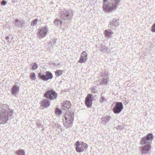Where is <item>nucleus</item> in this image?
I'll return each instance as SVG.
<instances>
[{
  "mask_svg": "<svg viewBox=\"0 0 155 155\" xmlns=\"http://www.w3.org/2000/svg\"><path fill=\"white\" fill-rule=\"evenodd\" d=\"M110 119V116H107L102 118V121L107 123L109 121Z\"/></svg>",
  "mask_w": 155,
  "mask_h": 155,
  "instance_id": "5701e85b",
  "label": "nucleus"
},
{
  "mask_svg": "<svg viewBox=\"0 0 155 155\" xmlns=\"http://www.w3.org/2000/svg\"><path fill=\"white\" fill-rule=\"evenodd\" d=\"M101 51L103 52H108L107 48L104 45H102L101 46Z\"/></svg>",
  "mask_w": 155,
  "mask_h": 155,
  "instance_id": "b1692460",
  "label": "nucleus"
},
{
  "mask_svg": "<svg viewBox=\"0 0 155 155\" xmlns=\"http://www.w3.org/2000/svg\"><path fill=\"white\" fill-rule=\"evenodd\" d=\"M38 21V20L37 19H35L32 21V23H33L34 25H36Z\"/></svg>",
  "mask_w": 155,
  "mask_h": 155,
  "instance_id": "7c9ffc66",
  "label": "nucleus"
},
{
  "mask_svg": "<svg viewBox=\"0 0 155 155\" xmlns=\"http://www.w3.org/2000/svg\"><path fill=\"white\" fill-rule=\"evenodd\" d=\"M16 153L18 155H25L24 150L21 149H20L16 151Z\"/></svg>",
  "mask_w": 155,
  "mask_h": 155,
  "instance_id": "4be33fe9",
  "label": "nucleus"
},
{
  "mask_svg": "<svg viewBox=\"0 0 155 155\" xmlns=\"http://www.w3.org/2000/svg\"><path fill=\"white\" fill-rule=\"evenodd\" d=\"M120 0H104L103 8L106 12L114 10L119 5Z\"/></svg>",
  "mask_w": 155,
  "mask_h": 155,
  "instance_id": "f03ea898",
  "label": "nucleus"
},
{
  "mask_svg": "<svg viewBox=\"0 0 155 155\" xmlns=\"http://www.w3.org/2000/svg\"><path fill=\"white\" fill-rule=\"evenodd\" d=\"M9 36H7L6 37V39L7 40H8V39L9 38Z\"/></svg>",
  "mask_w": 155,
  "mask_h": 155,
  "instance_id": "f704fd0d",
  "label": "nucleus"
},
{
  "mask_svg": "<svg viewBox=\"0 0 155 155\" xmlns=\"http://www.w3.org/2000/svg\"><path fill=\"white\" fill-rule=\"evenodd\" d=\"M32 67L33 69H36L38 68V64H37L36 63H34L32 64Z\"/></svg>",
  "mask_w": 155,
  "mask_h": 155,
  "instance_id": "cd10ccee",
  "label": "nucleus"
},
{
  "mask_svg": "<svg viewBox=\"0 0 155 155\" xmlns=\"http://www.w3.org/2000/svg\"><path fill=\"white\" fill-rule=\"evenodd\" d=\"M71 105V103L69 101H66L62 104V108L66 110H67L70 109Z\"/></svg>",
  "mask_w": 155,
  "mask_h": 155,
  "instance_id": "dca6fc26",
  "label": "nucleus"
},
{
  "mask_svg": "<svg viewBox=\"0 0 155 155\" xmlns=\"http://www.w3.org/2000/svg\"><path fill=\"white\" fill-rule=\"evenodd\" d=\"M61 15L60 18L65 22H69L73 16V13L71 11H67L66 10L60 12Z\"/></svg>",
  "mask_w": 155,
  "mask_h": 155,
  "instance_id": "20e7f679",
  "label": "nucleus"
},
{
  "mask_svg": "<svg viewBox=\"0 0 155 155\" xmlns=\"http://www.w3.org/2000/svg\"><path fill=\"white\" fill-rule=\"evenodd\" d=\"M15 23L16 25L18 26L21 25L22 26H23L25 25V21L23 20L16 19L15 20Z\"/></svg>",
  "mask_w": 155,
  "mask_h": 155,
  "instance_id": "412c9836",
  "label": "nucleus"
},
{
  "mask_svg": "<svg viewBox=\"0 0 155 155\" xmlns=\"http://www.w3.org/2000/svg\"><path fill=\"white\" fill-rule=\"evenodd\" d=\"M87 59V55L85 51H83L81 54L79 62L80 63L85 62Z\"/></svg>",
  "mask_w": 155,
  "mask_h": 155,
  "instance_id": "2eb2a0df",
  "label": "nucleus"
},
{
  "mask_svg": "<svg viewBox=\"0 0 155 155\" xmlns=\"http://www.w3.org/2000/svg\"><path fill=\"white\" fill-rule=\"evenodd\" d=\"M100 79L101 81L100 82V84H107L109 81L107 74L106 72L103 73Z\"/></svg>",
  "mask_w": 155,
  "mask_h": 155,
  "instance_id": "f8f14e48",
  "label": "nucleus"
},
{
  "mask_svg": "<svg viewBox=\"0 0 155 155\" xmlns=\"http://www.w3.org/2000/svg\"><path fill=\"white\" fill-rule=\"evenodd\" d=\"M19 88L16 85L13 86L12 89V93L13 95H16L19 91Z\"/></svg>",
  "mask_w": 155,
  "mask_h": 155,
  "instance_id": "6ab92c4d",
  "label": "nucleus"
},
{
  "mask_svg": "<svg viewBox=\"0 0 155 155\" xmlns=\"http://www.w3.org/2000/svg\"><path fill=\"white\" fill-rule=\"evenodd\" d=\"M1 4L2 5H5L7 4V2L5 0H2L1 2Z\"/></svg>",
  "mask_w": 155,
  "mask_h": 155,
  "instance_id": "c756f323",
  "label": "nucleus"
},
{
  "mask_svg": "<svg viewBox=\"0 0 155 155\" xmlns=\"http://www.w3.org/2000/svg\"><path fill=\"white\" fill-rule=\"evenodd\" d=\"M75 146L76 151L78 152H83L85 149L87 148L88 147L87 144L83 142L81 143L79 141L76 142Z\"/></svg>",
  "mask_w": 155,
  "mask_h": 155,
  "instance_id": "39448f33",
  "label": "nucleus"
},
{
  "mask_svg": "<svg viewBox=\"0 0 155 155\" xmlns=\"http://www.w3.org/2000/svg\"><path fill=\"white\" fill-rule=\"evenodd\" d=\"M50 102L48 98L43 99L41 101L42 105L44 107H48L50 106Z\"/></svg>",
  "mask_w": 155,
  "mask_h": 155,
  "instance_id": "f3484780",
  "label": "nucleus"
},
{
  "mask_svg": "<svg viewBox=\"0 0 155 155\" xmlns=\"http://www.w3.org/2000/svg\"><path fill=\"white\" fill-rule=\"evenodd\" d=\"M48 31V28L46 26L41 27L39 30L38 34L39 38H42L45 37L47 35Z\"/></svg>",
  "mask_w": 155,
  "mask_h": 155,
  "instance_id": "0eeeda50",
  "label": "nucleus"
},
{
  "mask_svg": "<svg viewBox=\"0 0 155 155\" xmlns=\"http://www.w3.org/2000/svg\"><path fill=\"white\" fill-rule=\"evenodd\" d=\"M65 22L63 20H62V19L60 17L59 18H57L55 19L54 21V24L55 26L59 28H60L63 25L67 23Z\"/></svg>",
  "mask_w": 155,
  "mask_h": 155,
  "instance_id": "4468645a",
  "label": "nucleus"
},
{
  "mask_svg": "<svg viewBox=\"0 0 155 155\" xmlns=\"http://www.w3.org/2000/svg\"><path fill=\"white\" fill-rule=\"evenodd\" d=\"M74 114L73 111H67L65 114L64 119H63V124L66 128L71 127L74 120Z\"/></svg>",
  "mask_w": 155,
  "mask_h": 155,
  "instance_id": "7ed1b4c3",
  "label": "nucleus"
},
{
  "mask_svg": "<svg viewBox=\"0 0 155 155\" xmlns=\"http://www.w3.org/2000/svg\"><path fill=\"white\" fill-rule=\"evenodd\" d=\"M31 78L32 80H34L36 79L35 74L34 73H32L31 75Z\"/></svg>",
  "mask_w": 155,
  "mask_h": 155,
  "instance_id": "bb28decb",
  "label": "nucleus"
},
{
  "mask_svg": "<svg viewBox=\"0 0 155 155\" xmlns=\"http://www.w3.org/2000/svg\"><path fill=\"white\" fill-rule=\"evenodd\" d=\"M153 139V135L151 133L148 134L146 136L142 138L140 143L142 145L140 148V151L142 154H146L150 150Z\"/></svg>",
  "mask_w": 155,
  "mask_h": 155,
  "instance_id": "f257e3e1",
  "label": "nucleus"
},
{
  "mask_svg": "<svg viewBox=\"0 0 155 155\" xmlns=\"http://www.w3.org/2000/svg\"><path fill=\"white\" fill-rule=\"evenodd\" d=\"M91 90L93 92L95 93L96 91V89L93 88H91Z\"/></svg>",
  "mask_w": 155,
  "mask_h": 155,
  "instance_id": "72a5a7b5",
  "label": "nucleus"
},
{
  "mask_svg": "<svg viewBox=\"0 0 155 155\" xmlns=\"http://www.w3.org/2000/svg\"><path fill=\"white\" fill-rule=\"evenodd\" d=\"M113 33V32L110 30H106L104 31V34L107 38H110L111 37Z\"/></svg>",
  "mask_w": 155,
  "mask_h": 155,
  "instance_id": "aec40b11",
  "label": "nucleus"
},
{
  "mask_svg": "<svg viewBox=\"0 0 155 155\" xmlns=\"http://www.w3.org/2000/svg\"><path fill=\"white\" fill-rule=\"evenodd\" d=\"M123 108L122 103L121 102H117L113 109V111L115 114H119L122 111Z\"/></svg>",
  "mask_w": 155,
  "mask_h": 155,
  "instance_id": "9d476101",
  "label": "nucleus"
},
{
  "mask_svg": "<svg viewBox=\"0 0 155 155\" xmlns=\"http://www.w3.org/2000/svg\"><path fill=\"white\" fill-rule=\"evenodd\" d=\"M100 101L101 103L103 104L107 101V100L104 97L102 96L100 100Z\"/></svg>",
  "mask_w": 155,
  "mask_h": 155,
  "instance_id": "a878e982",
  "label": "nucleus"
},
{
  "mask_svg": "<svg viewBox=\"0 0 155 155\" xmlns=\"http://www.w3.org/2000/svg\"><path fill=\"white\" fill-rule=\"evenodd\" d=\"M92 96V94H88L85 98V104L87 107H90L92 106L93 101Z\"/></svg>",
  "mask_w": 155,
  "mask_h": 155,
  "instance_id": "ddd939ff",
  "label": "nucleus"
},
{
  "mask_svg": "<svg viewBox=\"0 0 155 155\" xmlns=\"http://www.w3.org/2000/svg\"><path fill=\"white\" fill-rule=\"evenodd\" d=\"M62 73V71L61 70H57L55 72V74L56 76L58 77L61 75Z\"/></svg>",
  "mask_w": 155,
  "mask_h": 155,
  "instance_id": "393cba45",
  "label": "nucleus"
},
{
  "mask_svg": "<svg viewBox=\"0 0 155 155\" xmlns=\"http://www.w3.org/2000/svg\"><path fill=\"white\" fill-rule=\"evenodd\" d=\"M152 31L153 32H155V24L153 25L152 27Z\"/></svg>",
  "mask_w": 155,
  "mask_h": 155,
  "instance_id": "2f4dec72",
  "label": "nucleus"
},
{
  "mask_svg": "<svg viewBox=\"0 0 155 155\" xmlns=\"http://www.w3.org/2000/svg\"><path fill=\"white\" fill-rule=\"evenodd\" d=\"M122 128V126L121 125L118 126L117 127V130H120Z\"/></svg>",
  "mask_w": 155,
  "mask_h": 155,
  "instance_id": "473e14b6",
  "label": "nucleus"
},
{
  "mask_svg": "<svg viewBox=\"0 0 155 155\" xmlns=\"http://www.w3.org/2000/svg\"><path fill=\"white\" fill-rule=\"evenodd\" d=\"M119 25V21L118 20H114L110 22L109 25V27L110 28L112 27H117L118 25Z\"/></svg>",
  "mask_w": 155,
  "mask_h": 155,
  "instance_id": "a211bd4d",
  "label": "nucleus"
},
{
  "mask_svg": "<svg viewBox=\"0 0 155 155\" xmlns=\"http://www.w3.org/2000/svg\"><path fill=\"white\" fill-rule=\"evenodd\" d=\"M56 113L60 115L61 114L62 111L60 109H57L56 110Z\"/></svg>",
  "mask_w": 155,
  "mask_h": 155,
  "instance_id": "c85d7f7f",
  "label": "nucleus"
},
{
  "mask_svg": "<svg viewBox=\"0 0 155 155\" xmlns=\"http://www.w3.org/2000/svg\"><path fill=\"white\" fill-rule=\"evenodd\" d=\"M39 77L41 79L45 81L51 79L53 78L52 74L50 71L46 72V75H43L41 73H40L39 74Z\"/></svg>",
  "mask_w": 155,
  "mask_h": 155,
  "instance_id": "9b49d317",
  "label": "nucleus"
},
{
  "mask_svg": "<svg viewBox=\"0 0 155 155\" xmlns=\"http://www.w3.org/2000/svg\"><path fill=\"white\" fill-rule=\"evenodd\" d=\"M9 113L7 112L0 111V123L1 124H5L7 123L9 120Z\"/></svg>",
  "mask_w": 155,
  "mask_h": 155,
  "instance_id": "423d86ee",
  "label": "nucleus"
},
{
  "mask_svg": "<svg viewBox=\"0 0 155 155\" xmlns=\"http://www.w3.org/2000/svg\"><path fill=\"white\" fill-rule=\"evenodd\" d=\"M44 96L48 99H53L57 98V94L54 91L51 90L46 92L44 94Z\"/></svg>",
  "mask_w": 155,
  "mask_h": 155,
  "instance_id": "6e6552de",
  "label": "nucleus"
},
{
  "mask_svg": "<svg viewBox=\"0 0 155 155\" xmlns=\"http://www.w3.org/2000/svg\"><path fill=\"white\" fill-rule=\"evenodd\" d=\"M0 109L1 110L0 111L7 112V113H9L10 117H12L13 113V110L9 109L8 107L6 104L0 105Z\"/></svg>",
  "mask_w": 155,
  "mask_h": 155,
  "instance_id": "1a4fd4ad",
  "label": "nucleus"
}]
</instances>
